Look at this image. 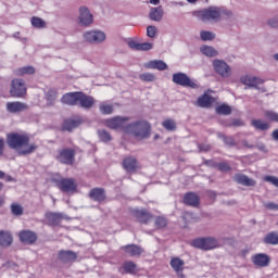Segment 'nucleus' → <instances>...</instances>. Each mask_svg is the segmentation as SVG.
<instances>
[{
    "label": "nucleus",
    "instance_id": "4d7b16f0",
    "mask_svg": "<svg viewBox=\"0 0 278 278\" xmlns=\"http://www.w3.org/2000/svg\"><path fill=\"white\" fill-rule=\"evenodd\" d=\"M219 170H224V172L229 170V165L225 163L219 164Z\"/></svg>",
    "mask_w": 278,
    "mask_h": 278
},
{
    "label": "nucleus",
    "instance_id": "5fc2aeb1",
    "mask_svg": "<svg viewBox=\"0 0 278 278\" xmlns=\"http://www.w3.org/2000/svg\"><path fill=\"white\" fill-rule=\"evenodd\" d=\"M265 207L267 210H278V205L273 203V202H269V203L265 204Z\"/></svg>",
    "mask_w": 278,
    "mask_h": 278
},
{
    "label": "nucleus",
    "instance_id": "393cba45",
    "mask_svg": "<svg viewBox=\"0 0 278 278\" xmlns=\"http://www.w3.org/2000/svg\"><path fill=\"white\" fill-rule=\"evenodd\" d=\"M79 125H81L80 119H67L63 123V130L73 131V129H77Z\"/></svg>",
    "mask_w": 278,
    "mask_h": 278
},
{
    "label": "nucleus",
    "instance_id": "9b49d317",
    "mask_svg": "<svg viewBox=\"0 0 278 278\" xmlns=\"http://www.w3.org/2000/svg\"><path fill=\"white\" fill-rule=\"evenodd\" d=\"M213 68L217 75H220V77H229L231 75V67L227 64V62L223 60H214L213 61Z\"/></svg>",
    "mask_w": 278,
    "mask_h": 278
},
{
    "label": "nucleus",
    "instance_id": "dca6fc26",
    "mask_svg": "<svg viewBox=\"0 0 278 278\" xmlns=\"http://www.w3.org/2000/svg\"><path fill=\"white\" fill-rule=\"evenodd\" d=\"M59 162L62 164H72L73 160L75 159V151L73 150H63L60 152V154L56 156Z\"/></svg>",
    "mask_w": 278,
    "mask_h": 278
},
{
    "label": "nucleus",
    "instance_id": "7ed1b4c3",
    "mask_svg": "<svg viewBox=\"0 0 278 278\" xmlns=\"http://www.w3.org/2000/svg\"><path fill=\"white\" fill-rule=\"evenodd\" d=\"M223 14H225V11L218 7H208L195 12V16L200 18V21L208 23H216L220 21Z\"/></svg>",
    "mask_w": 278,
    "mask_h": 278
},
{
    "label": "nucleus",
    "instance_id": "c03bdc74",
    "mask_svg": "<svg viewBox=\"0 0 278 278\" xmlns=\"http://www.w3.org/2000/svg\"><path fill=\"white\" fill-rule=\"evenodd\" d=\"M98 136L102 142H110V140H112V136L105 130H99Z\"/></svg>",
    "mask_w": 278,
    "mask_h": 278
},
{
    "label": "nucleus",
    "instance_id": "de8ad7c7",
    "mask_svg": "<svg viewBox=\"0 0 278 278\" xmlns=\"http://www.w3.org/2000/svg\"><path fill=\"white\" fill-rule=\"evenodd\" d=\"M155 34H157V28L155 26H148L147 36L149 38H155Z\"/></svg>",
    "mask_w": 278,
    "mask_h": 278
},
{
    "label": "nucleus",
    "instance_id": "bf43d9fd",
    "mask_svg": "<svg viewBox=\"0 0 278 278\" xmlns=\"http://www.w3.org/2000/svg\"><path fill=\"white\" fill-rule=\"evenodd\" d=\"M274 140H278V129L274 130L271 134Z\"/></svg>",
    "mask_w": 278,
    "mask_h": 278
},
{
    "label": "nucleus",
    "instance_id": "e433bc0d",
    "mask_svg": "<svg viewBox=\"0 0 278 278\" xmlns=\"http://www.w3.org/2000/svg\"><path fill=\"white\" fill-rule=\"evenodd\" d=\"M265 244H278V233L277 232H269L264 238Z\"/></svg>",
    "mask_w": 278,
    "mask_h": 278
},
{
    "label": "nucleus",
    "instance_id": "6e6d98bb",
    "mask_svg": "<svg viewBox=\"0 0 278 278\" xmlns=\"http://www.w3.org/2000/svg\"><path fill=\"white\" fill-rule=\"evenodd\" d=\"M224 142H225L226 144H230V146L236 144V142L233 141V139H232L231 137H225V138H224Z\"/></svg>",
    "mask_w": 278,
    "mask_h": 278
},
{
    "label": "nucleus",
    "instance_id": "b1692460",
    "mask_svg": "<svg viewBox=\"0 0 278 278\" xmlns=\"http://www.w3.org/2000/svg\"><path fill=\"white\" fill-rule=\"evenodd\" d=\"M237 184H241V186H255V180L249 178L247 175L239 174L235 177Z\"/></svg>",
    "mask_w": 278,
    "mask_h": 278
},
{
    "label": "nucleus",
    "instance_id": "ea45409f",
    "mask_svg": "<svg viewBox=\"0 0 278 278\" xmlns=\"http://www.w3.org/2000/svg\"><path fill=\"white\" fill-rule=\"evenodd\" d=\"M100 112H102V114H112L114 106L108 102H102L100 104Z\"/></svg>",
    "mask_w": 278,
    "mask_h": 278
},
{
    "label": "nucleus",
    "instance_id": "4468645a",
    "mask_svg": "<svg viewBox=\"0 0 278 278\" xmlns=\"http://www.w3.org/2000/svg\"><path fill=\"white\" fill-rule=\"evenodd\" d=\"M252 262L257 268H266L270 264V256L265 253H258L252 256Z\"/></svg>",
    "mask_w": 278,
    "mask_h": 278
},
{
    "label": "nucleus",
    "instance_id": "338daca9",
    "mask_svg": "<svg viewBox=\"0 0 278 278\" xmlns=\"http://www.w3.org/2000/svg\"><path fill=\"white\" fill-rule=\"evenodd\" d=\"M7 181H12V177L9 176V177L7 178Z\"/></svg>",
    "mask_w": 278,
    "mask_h": 278
},
{
    "label": "nucleus",
    "instance_id": "a18cd8bd",
    "mask_svg": "<svg viewBox=\"0 0 278 278\" xmlns=\"http://www.w3.org/2000/svg\"><path fill=\"white\" fill-rule=\"evenodd\" d=\"M139 78L141 79V81H155V75H153L152 73H143L139 75Z\"/></svg>",
    "mask_w": 278,
    "mask_h": 278
},
{
    "label": "nucleus",
    "instance_id": "603ef678",
    "mask_svg": "<svg viewBox=\"0 0 278 278\" xmlns=\"http://www.w3.org/2000/svg\"><path fill=\"white\" fill-rule=\"evenodd\" d=\"M155 225L159 229H162V227H164L166 225V218L164 217H157L155 219Z\"/></svg>",
    "mask_w": 278,
    "mask_h": 278
},
{
    "label": "nucleus",
    "instance_id": "4c0bfd02",
    "mask_svg": "<svg viewBox=\"0 0 278 278\" xmlns=\"http://www.w3.org/2000/svg\"><path fill=\"white\" fill-rule=\"evenodd\" d=\"M123 269L125 270V273H129L130 275H134L135 273H137L138 267L134 262H126L123 266Z\"/></svg>",
    "mask_w": 278,
    "mask_h": 278
},
{
    "label": "nucleus",
    "instance_id": "e2e57ef3",
    "mask_svg": "<svg viewBox=\"0 0 278 278\" xmlns=\"http://www.w3.org/2000/svg\"><path fill=\"white\" fill-rule=\"evenodd\" d=\"M5 177V173L0 170V179H3Z\"/></svg>",
    "mask_w": 278,
    "mask_h": 278
},
{
    "label": "nucleus",
    "instance_id": "c85d7f7f",
    "mask_svg": "<svg viewBox=\"0 0 278 278\" xmlns=\"http://www.w3.org/2000/svg\"><path fill=\"white\" fill-rule=\"evenodd\" d=\"M12 235L10 232L0 231L1 247H10V244H12Z\"/></svg>",
    "mask_w": 278,
    "mask_h": 278
},
{
    "label": "nucleus",
    "instance_id": "13d9d810",
    "mask_svg": "<svg viewBox=\"0 0 278 278\" xmlns=\"http://www.w3.org/2000/svg\"><path fill=\"white\" fill-rule=\"evenodd\" d=\"M3 144H4L3 139H0V155H3Z\"/></svg>",
    "mask_w": 278,
    "mask_h": 278
},
{
    "label": "nucleus",
    "instance_id": "f03ea898",
    "mask_svg": "<svg viewBox=\"0 0 278 278\" xmlns=\"http://www.w3.org/2000/svg\"><path fill=\"white\" fill-rule=\"evenodd\" d=\"M125 134L134 136L137 140H144L151 136V124L144 121L129 124L125 128Z\"/></svg>",
    "mask_w": 278,
    "mask_h": 278
},
{
    "label": "nucleus",
    "instance_id": "cd10ccee",
    "mask_svg": "<svg viewBox=\"0 0 278 278\" xmlns=\"http://www.w3.org/2000/svg\"><path fill=\"white\" fill-rule=\"evenodd\" d=\"M162 16H164V10H162V7L151 9L150 11L151 21H162Z\"/></svg>",
    "mask_w": 278,
    "mask_h": 278
},
{
    "label": "nucleus",
    "instance_id": "8fccbe9b",
    "mask_svg": "<svg viewBox=\"0 0 278 278\" xmlns=\"http://www.w3.org/2000/svg\"><path fill=\"white\" fill-rule=\"evenodd\" d=\"M264 181H267L268 184H273V186H276V188H278V178L275 176H265Z\"/></svg>",
    "mask_w": 278,
    "mask_h": 278
},
{
    "label": "nucleus",
    "instance_id": "2f4dec72",
    "mask_svg": "<svg viewBox=\"0 0 278 278\" xmlns=\"http://www.w3.org/2000/svg\"><path fill=\"white\" fill-rule=\"evenodd\" d=\"M200 51L203 55H206V58H216V55H218V51L210 46H202Z\"/></svg>",
    "mask_w": 278,
    "mask_h": 278
},
{
    "label": "nucleus",
    "instance_id": "f704fd0d",
    "mask_svg": "<svg viewBox=\"0 0 278 278\" xmlns=\"http://www.w3.org/2000/svg\"><path fill=\"white\" fill-rule=\"evenodd\" d=\"M252 125L253 127H255V129H260L261 131H266V129L270 128V125H268V123L261 119L252 121Z\"/></svg>",
    "mask_w": 278,
    "mask_h": 278
},
{
    "label": "nucleus",
    "instance_id": "c9c22d12",
    "mask_svg": "<svg viewBox=\"0 0 278 278\" xmlns=\"http://www.w3.org/2000/svg\"><path fill=\"white\" fill-rule=\"evenodd\" d=\"M30 23L33 27H36L37 29H45V27H47V22L40 17H31Z\"/></svg>",
    "mask_w": 278,
    "mask_h": 278
},
{
    "label": "nucleus",
    "instance_id": "f3484780",
    "mask_svg": "<svg viewBox=\"0 0 278 278\" xmlns=\"http://www.w3.org/2000/svg\"><path fill=\"white\" fill-rule=\"evenodd\" d=\"M123 166L125 170H127V173H134L135 170H138V168H140L138 161L131 156L124 159Z\"/></svg>",
    "mask_w": 278,
    "mask_h": 278
},
{
    "label": "nucleus",
    "instance_id": "7c9ffc66",
    "mask_svg": "<svg viewBox=\"0 0 278 278\" xmlns=\"http://www.w3.org/2000/svg\"><path fill=\"white\" fill-rule=\"evenodd\" d=\"M184 260L179 257H174L170 261V266L176 273H181L184 270Z\"/></svg>",
    "mask_w": 278,
    "mask_h": 278
},
{
    "label": "nucleus",
    "instance_id": "09e8293b",
    "mask_svg": "<svg viewBox=\"0 0 278 278\" xmlns=\"http://www.w3.org/2000/svg\"><path fill=\"white\" fill-rule=\"evenodd\" d=\"M267 25L274 29H278V16H274L267 21Z\"/></svg>",
    "mask_w": 278,
    "mask_h": 278
},
{
    "label": "nucleus",
    "instance_id": "1a4fd4ad",
    "mask_svg": "<svg viewBox=\"0 0 278 278\" xmlns=\"http://www.w3.org/2000/svg\"><path fill=\"white\" fill-rule=\"evenodd\" d=\"M128 123H129L128 117H121V116H116L105 121V125L110 129H124V131H125V128L129 127Z\"/></svg>",
    "mask_w": 278,
    "mask_h": 278
},
{
    "label": "nucleus",
    "instance_id": "f257e3e1",
    "mask_svg": "<svg viewBox=\"0 0 278 278\" xmlns=\"http://www.w3.org/2000/svg\"><path fill=\"white\" fill-rule=\"evenodd\" d=\"M7 144L18 155H29L38 149L35 143L29 144V137L25 134L11 132L7 136Z\"/></svg>",
    "mask_w": 278,
    "mask_h": 278
},
{
    "label": "nucleus",
    "instance_id": "ddd939ff",
    "mask_svg": "<svg viewBox=\"0 0 278 278\" xmlns=\"http://www.w3.org/2000/svg\"><path fill=\"white\" fill-rule=\"evenodd\" d=\"M241 84H243V86H248V88H255V90H260V86L264 84V79L261 77L245 75L241 77Z\"/></svg>",
    "mask_w": 278,
    "mask_h": 278
},
{
    "label": "nucleus",
    "instance_id": "473e14b6",
    "mask_svg": "<svg viewBox=\"0 0 278 278\" xmlns=\"http://www.w3.org/2000/svg\"><path fill=\"white\" fill-rule=\"evenodd\" d=\"M15 73L20 77H23V75H34V73H36V68H34V66L28 65L17 68Z\"/></svg>",
    "mask_w": 278,
    "mask_h": 278
},
{
    "label": "nucleus",
    "instance_id": "3c124183",
    "mask_svg": "<svg viewBox=\"0 0 278 278\" xmlns=\"http://www.w3.org/2000/svg\"><path fill=\"white\" fill-rule=\"evenodd\" d=\"M153 49V43L143 42L139 43V51H151Z\"/></svg>",
    "mask_w": 278,
    "mask_h": 278
},
{
    "label": "nucleus",
    "instance_id": "423d86ee",
    "mask_svg": "<svg viewBox=\"0 0 278 278\" xmlns=\"http://www.w3.org/2000/svg\"><path fill=\"white\" fill-rule=\"evenodd\" d=\"M58 188L62 190V192H67V194H74L77 192V182L73 178H65V179H54Z\"/></svg>",
    "mask_w": 278,
    "mask_h": 278
},
{
    "label": "nucleus",
    "instance_id": "69168bd1",
    "mask_svg": "<svg viewBox=\"0 0 278 278\" xmlns=\"http://www.w3.org/2000/svg\"><path fill=\"white\" fill-rule=\"evenodd\" d=\"M189 3H197V0H187Z\"/></svg>",
    "mask_w": 278,
    "mask_h": 278
},
{
    "label": "nucleus",
    "instance_id": "58836bf2",
    "mask_svg": "<svg viewBox=\"0 0 278 278\" xmlns=\"http://www.w3.org/2000/svg\"><path fill=\"white\" fill-rule=\"evenodd\" d=\"M162 126L164 127V129H166L167 131H175V129H177V124L175 123V121L173 119H165L162 123Z\"/></svg>",
    "mask_w": 278,
    "mask_h": 278
},
{
    "label": "nucleus",
    "instance_id": "0e129e2a",
    "mask_svg": "<svg viewBox=\"0 0 278 278\" xmlns=\"http://www.w3.org/2000/svg\"><path fill=\"white\" fill-rule=\"evenodd\" d=\"M273 58L276 62H278V53L274 54Z\"/></svg>",
    "mask_w": 278,
    "mask_h": 278
},
{
    "label": "nucleus",
    "instance_id": "774afa93",
    "mask_svg": "<svg viewBox=\"0 0 278 278\" xmlns=\"http://www.w3.org/2000/svg\"><path fill=\"white\" fill-rule=\"evenodd\" d=\"M3 188V184L2 182H0V190Z\"/></svg>",
    "mask_w": 278,
    "mask_h": 278
},
{
    "label": "nucleus",
    "instance_id": "bb28decb",
    "mask_svg": "<svg viewBox=\"0 0 278 278\" xmlns=\"http://www.w3.org/2000/svg\"><path fill=\"white\" fill-rule=\"evenodd\" d=\"M214 103V98L210 97L207 93H204L198 99V105L200 108H210Z\"/></svg>",
    "mask_w": 278,
    "mask_h": 278
},
{
    "label": "nucleus",
    "instance_id": "c756f323",
    "mask_svg": "<svg viewBox=\"0 0 278 278\" xmlns=\"http://www.w3.org/2000/svg\"><path fill=\"white\" fill-rule=\"evenodd\" d=\"M89 197L93 199V201H104L105 192L103 189H93L90 191Z\"/></svg>",
    "mask_w": 278,
    "mask_h": 278
},
{
    "label": "nucleus",
    "instance_id": "052dcab7",
    "mask_svg": "<svg viewBox=\"0 0 278 278\" xmlns=\"http://www.w3.org/2000/svg\"><path fill=\"white\" fill-rule=\"evenodd\" d=\"M150 3L152 5H157V3H160V0H150Z\"/></svg>",
    "mask_w": 278,
    "mask_h": 278
},
{
    "label": "nucleus",
    "instance_id": "a878e982",
    "mask_svg": "<svg viewBox=\"0 0 278 278\" xmlns=\"http://www.w3.org/2000/svg\"><path fill=\"white\" fill-rule=\"evenodd\" d=\"M184 201L186 205H191L192 207H197V205H199V195L192 192L187 193L184 198Z\"/></svg>",
    "mask_w": 278,
    "mask_h": 278
},
{
    "label": "nucleus",
    "instance_id": "49530a36",
    "mask_svg": "<svg viewBox=\"0 0 278 278\" xmlns=\"http://www.w3.org/2000/svg\"><path fill=\"white\" fill-rule=\"evenodd\" d=\"M11 210L14 216H21V214H23V206H21L20 204H12Z\"/></svg>",
    "mask_w": 278,
    "mask_h": 278
},
{
    "label": "nucleus",
    "instance_id": "a211bd4d",
    "mask_svg": "<svg viewBox=\"0 0 278 278\" xmlns=\"http://www.w3.org/2000/svg\"><path fill=\"white\" fill-rule=\"evenodd\" d=\"M78 105H80V108H85V110H90V108L94 105V98L80 92L78 98Z\"/></svg>",
    "mask_w": 278,
    "mask_h": 278
},
{
    "label": "nucleus",
    "instance_id": "79ce46f5",
    "mask_svg": "<svg viewBox=\"0 0 278 278\" xmlns=\"http://www.w3.org/2000/svg\"><path fill=\"white\" fill-rule=\"evenodd\" d=\"M200 38H201V40H204V41L214 40V38H216V35L212 31L202 30L200 33Z\"/></svg>",
    "mask_w": 278,
    "mask_h": 278
},
{
    "label": "nucleus",
    "instance_id": "aec40b11",
    "mask_svg": "<svg viewBox=\"0 0 278 278\" xmlns=\"http://www.w3.org/2000/svg\"><path fill=\"white\" fill-rule=\"evenodd\" d=\"M7 110L8 112H11V114H16L17 112H23V110H27V105L23 102H8Z\"/></svg>",
    "mask_w": 278,
    "mask_h": 278
},
{
    "label": "nucleus",
    "instance_id": "20e7f679",
    "mask_svg": "<svg viewBox=\"0 0 278 278\" xmlns=\"http://www.w3.org/2000/svg\"><path fill=\"white\" fill-rule=\"evenodd\" d=\"M106 38L105 33L99 29H92L84 34L85 41L90 45H101V42H105Z\"/></svg>",
    "mask_w": 278,
    "mask_h": 278
},
{
    "label": "nucleus",
    "instance_id": "2eb2a0df",
    "mask_svg": "<svg viewBox=\"0 0 278 278\" xmlns=\"http://www.w3.org/2000/svg\"><path fill=\"white\" fill-rule=\"evenodd\" d=\"M81 92H70L65 93L61 101L65 103V105H79V97Z\"/></svg>",
    "mask_w": 278,
    "mask_h": 278
},
{
    "label": "nucleus",
    "instance_id": "4be33fe9",
    "mask_svg": "<svg viewBox=\"0 0 278 278\" xmlns=\"http://www.w3.org/2000/svg\"><path fill=\"white\" fill-rule=\"evenodd\" d=\"M146 68H155L156 71H166L168 65L162 60H154L146 63Z\"/></svg>",
    "mask_w": 278,
    "mask_h": 278
},
{
    "label": "nucleus",
    "instance_id": "864d4df0",
    "mask_svg": "<svg viewBox=\"0 0 278 278\" xmlns=\"http://www.w3.org/2000/svg\"><path fill=\"white\" fill-rule=\"evenodd\" d=\"M128 47H130V49H135L136 51L140 50V43L134 40L128 42Z\"/></svg>",
    "mask_w": 278,
    "mask_h": 278
},
{
    "label": "nucleus",
    "instance_id": "412c9836",
    "mask_svg": "<svg viewBox=\"0 0 278 278\" xmlns=\"http://www.w3.org/2000/svg\"><path fill=\"white\" fill-rule=\"evenodd\" d=\"M62 218H64L62 213H46V219L50 226L60 225V223H62Z\"/></svg>",
    "mask_w": 278,
    "mask_h": 278
},
{
    "label": "nucleus",
    "instance_id": "f8f14e48",
    "mask_svg": "<svg viewBox=\"0 0 278 278\" xmlns=\"http://www.w3.org/2000/svg\"><path fill=\"white\" fill-rule=\"evenodd\" d=\"M78 21L84 27H88V25H92V23H94L92 13H90V10L86 7L79 8Z\"/></svg>",
    "mask_w": 278,
    "mask_h": 278
},
{
    "label": "nucleus",
    "instance_id": "0eeeda50",
    "mask_svg": "<svg viewBox=\"0 0 278 278\" xmlns=\"http://www.w3.org/2000/svg\"><path fill=\"white\" fill-rule=\"evenodd\" d=\"M11 97L21 99L27 94V87H25V81L23 79H13L10 90Z\"/></svg>",
    "mask_w": 278,
    "mask_h": 278
},
{
    "label": "nucleus",
    "instance_id": "9d476101",
    "mask_svg": "<svg viewBox=\"0 0 278 278\" xmlns=\"http://www.w3.org/2000/svg\"><path fill=\"white\" fill-rule=\"evenodd\" d=\"M131 214L132 217L136 218L137 223H140L141 225H147L153 219V215L144 208H134Z\"/></svg>",
    "mask_w": 278,
    "mask_h": 278
},
{
    "label": "nucleus",
    "instance_id": "72a5a7b5",
    "mask_svg": "<svg viewBox=\"0 0 278 278\" xmlns=\"http://www.w3.org/2000/svg\"><path fill=\"white\" fill-rule=\"evenodd\" d=\"M125 252L128 253V255L136 256L140 255L142 253V248L138 245H126L125 247Z\"/></svg>",
    "mask_w": 278,
    "mask_h": 278
},
{
    "label": "nucleus",
    "instance_id": "5701e85b",
    "mask_svg": "<svg viewBox=\"0 0 278 278\" xmlns=\"http://www.w3.org/2000/svg\"><path fill=\"white\" fill-rule=\"evenodd\" d=\"M59 260L61 262H75L77 260V254L73 251H61L59 253Z\"/></svg>",
    "mask_w": 278,
    "mask_h": 278
},
{
    "label": "nucleus",
    "instance_id": "6e6552de",
    "mask_svg": "<svg viewBox=\"0 0 278 278\" xmlns=\"http://www.w3.org/2000/svg\"><path fill=\"white\" fill-rule=\"evenodd\" d=\"M174 84L184 86L185 88H199V85L194 80L190 79L185 73H176L173 75Z\"/></svg>",
    "mask_w": 278,
    "mask_h": 278
},
{
    "label": "nucleus",
    "instance_id": "a19ab883",
    "mask_svg": "<svg viewBox=\"0 0 278 278\" xmlns=\"http://www.w3.org/2000/svg\"><path fill=\"white\" fill-rule=\"evenodd\" d=\"M216 113L224 114L225 116H227V115L231 114V106L226 105V104L218 105L216 108Z\"/></svg>",
    "mask_w": 278,
    "mask_h": 278
},
{
    "label": "nucleus",
    "instance_id": "680f3d73",
    "mask_svg": "<svg viewBox=\"0 0 278 278\" xmlns=\"http://www.w3.org/2000/svg\"><path fill=\"white\" fill-rule=\"evenodd\" d=\"M3 203H5V200L3 199V197H0V206L3 205Z\"/></svg>",
    "mask_w": 278,
    "mask_h": 278
},
{
    "label": "nucleus",
    "instance_id": "6ab92c4d",
    "mask_svg": "<svg viewBox=\"0 0 278 278\" xmlns=\"http://www.w3.org/2000/svg\"><path fill=\"white\" fill-rule=\"evenodd\" d=\"M37 238L38 237L35 235V232L29 231V230H24V231L20 232V239L25 244H34V242H36Z\"/></svg>",
    "mask_w": 278,
    "mask_h": 278
},
{
    "label": "nucleus",
    "instance_id": "39448f33",
    "mask_svg": "<svg viewBox=\"0 0 278 278\" xmlns=\"http://www.w3.org/2000/svg\"><path fill=\"white\" fill-rule=\"evenodd\" d=\"M192 247L195 249H201L202 251H211L218 247V241L212 237L208 238H199L191 242Z\"/></svg>",
    "mask_w": 278,
    "mask_h": 278
},
{
    "label": "nucleus",
    "instance_id": "37998d69",
    "mask_svg": "<svg viewBox=\"0 0 278 278\" xmlns=\"http://www.w3.org/2000/svg\"><path fill=\"white\" fill-rule=\"evenodd\" d=\"M264 116L267 118V121L278 123V113H275L274 111H266Z\"/></svg>",
    "mask_w": 278,
    "mask_h": 278
}]
</instances>
